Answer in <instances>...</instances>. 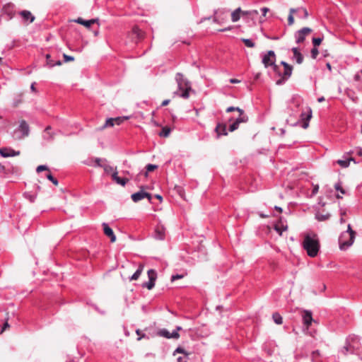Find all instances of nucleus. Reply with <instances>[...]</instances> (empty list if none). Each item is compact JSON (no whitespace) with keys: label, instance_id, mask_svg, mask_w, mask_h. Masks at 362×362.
Listing matches in <instances>:
<instances>
[{"label":"nucleus","instance_id":"obj_44","mask_svg":"<svg viewBox=\"0 0 362 362\" xmlns=\"http://www.w3.org/2000/svg\"><path fill=\"white\" fill-rule=\"evenodd\" d=\"M238 127H239V124H238V122H234L233 124H231L229 126L228 130L230 132H233V131L236 130L238 128Z\"/></svg>","mask_w":362,"mask_h":362},{"label":"nucleus","instance_id":"obj_56","mask_svg":"<svg viewBox=\"0 0 362 362\" xmlns=\"http://www.w3.org/2000/svg\"><path fill=\"white\" fill-rule=\"evenodd\" d=\"M177 362H187L186 358L185 357H178L177 358Z\"/></svg>","mask_w":362,"mask_h":362},{"label":"nucleus","instance_id":"obj_38","mask_svg":"<svg viewBox=\"0 0 362 362\" xmlns=\"http://www.w3.org/2000/svg\"><path fill=\"white\" fill-rule=\"evenodd\" d=\"M158 168V165H153V164H148L146 166V171L145 173V175L147 176L148 172H151L156 169Z\"/></svg>","mask_w":362,"mask_h":362},{"label":"nucleus","instance_id":"obj_34","mask_svg":"<svg viewBox=\"0 0 362 362\" xmlns=\"http://www.w3.org/2000/svg\"><path fill=\"white\" fill-rule=\"evenodd\" d=\"M115 119L114 118H108L107 119L104 125L101 127L102 129L107 128V127H112L115 125Z\"/></svg>","mask_w":362,"mask_h":362},{"label":"nucleus","instance_id":"obj_53","mask_svg":"<svg viewBox=\"0 0 362 362\" xmlns=\"http://www.w3.org/2000/svg\"><path fill=\"white\" fill-rule=\"evenodd\" d=\"M318 189H319V186L318 185H315L313 187V189L312 194L313 195L316 194L317 193V192H318Z\"/></svg>","mask_w":362,"mask_h":362},{"label":"nucleus","instance_id":"obj_20","mask_svg":"<svg viewBox=\"0 0 362 362\" xmlns=\"http://www.w3.org/2000/svg\"><path fill=\"white\" fill-rule=\"evenodd\" d=\"M52 127L50 126H47L42 134V138L44 140L47 141H52L54 138V132H51Z\"/></svg>","mask_w":362,"mask_h":362},{"label":"nucleus","instance_id":"obj_46","mask_svg":"<svg viewBox=\"0 0 362 362\" xmlns=\"http://www.w3.org/2000/svg\"><path fill=\"white\" fill-rule=\"evenodd\" d=\"M336 190L339 191L341 194H345L344 189L341 187V184L339 182L336 183L334 185Z\"/></svg>","mask_w":362,"mask_h":362},{"label":"nucleus","instance_id":"obj_62","mask_svg":"<svg viewBox=\"0 0 362 362\" xmlns=\"http://www.w3.org/2000/svg\"><path fill=\"white\" fill-rule=\"evenodd\" d=\"M230 30H231V27H228V28H226L221 29V30H220L219 31H220V32H224V31Z\"/></svg>","mask_w":362,"mask_h":362},{"label":"nucleus","instance_id":"obj_1","mask_svg":"<svg viewBox=\"0 0 362 362\" xmlns=\"http://www.w3.org/2000/svg\"><path fill=\"white\" fill-rule=\"evenodd\" d=\"M175 81L177 83V90L174 94L187 99L189 97L190 91L192 90L190 82L181 73L176 74Z\"/></svg>","mask_w":362,"mask_h":362},{"label":"nucleus","instance_id":"obj_26","mask_svg":"<svg viewBox=\"0 0 362 362\" xmlns=\"http://www.w3.org/2000/svg\"><path fill=\"white\" fill-rule=\"evenodd\" d=\"M215 130L218 134V136L221 135L225 136L228 134L226 131V125L224 124H218Z\"/></svg>","mask_w":362,"mask_h":362},{"label":"nucleus","instance_id":"obj_14","mask_svg":"<svg viewBox=\"0 0 362 362\" xmlns=\"http://www.w3.org/2000/svg\"><path fill=\"white\" fill-rule=\"evenodd\" d=\"M157 334L159 337H162L166 339H177L180 337V334L177 331H173L170 332L167 329H160L158 331Z\"/></svg>","mask_w":362,"mask_h":362},{"label":"nucleus","instance_id":"obj_45","mask_svg":"<svg viewBox=\"0 0 362 362\" xmlns=\"http://www.w3.org/2000/svg\"><path fill=\"white\" fill-rule=\"evenodd\" d=\"M112 180L114 181H115L117 183L119 182V181H120V179L121 177H119L117 175V171H115L113 172L112 175Z\"/></svg>","mask_w":362,"mask_h":362},{"label":"nucleus","instance_id":"obj_2","mask_svg":"<svg viewBox=\"0 0 362 362\" xmlns=\"http://www.w3.org/2000/svg\"><path fill=\"white\" fill-rule=\"evenodd\" d=\"M303 247L307 252L308 256L314 257L317 256L320 250V243L315 235H306L303 242Z\"/></svg>","mask_w":362,"mask_h":362},{"label":"nucleus","instance_id":"obj_58","mask_svg":"<svg viewBox=\"0 0 362 362\" xmlns=\"http://www.w3.org/2000/svg\"><path fill=\"white\" fill-rule=\"evenodd\" d=\"M230 82L231 83H238L240 82V81L238 79H235V78H231V79H230Z\"/></svg>","mask_w":362,"mask_h":362},{"label":"nucleus","instance_id":"obj_24","mask_svg":"<svg viewBox=\"0 0 362 362\" xmlns=\"http://www.w3.org/2000/svg\"><path fill=\"white\" fill-rule=\"evenodd\" d=\"M46 65L49 68H52L54 66H60L62 65V62L60 60H57L56 62H54L52 59H51V56L49 54H47L46 56Z\"/></svg>","mask_w":362,"mask_h":362},{"label":"nucleus","instance_id":"obj_25","mask_svg":"<svg viewBox=\"0 0 362 362\" xmlns=\"http://www.w3.org/2000/svg\"><path fill=\"white\" fill-rule=\"evenodd\" d=\"M351 161H354V163H356L354 158L351 157L337 160L336 163L342 168H347L349 165Z\"/></svg>","mask_w":362,"mask_h":362},{"label":"nucleus","instance_id":"obj_61","mask_svg":"<svg viewBox=\"0 0 362 362\" xmlns=\"http://www.w3.org/2000/svg\"><path fill=\"white\" fill-rule=\"evenodd\" d=\"M268 38L273 40H278L279 39V37L274 36V37H268Z\"/></svg>","mask_w":362,"mask_h":362},{"label":"nucleus","instance_id":"obj_36","mask_svg":"<svg viewBox=\"0 0 362 362\" xmlns=\"http://www.w3.org/2000/svg\"><path fill=\"white\" fill-rule=\"evenodd\" d=\"M293 59L294 60H296V63H298V64H300L303 63L304 58H303V54L299 52L297 54H296L295 55H293Z\"/></svg>","mask_w":362,"mask_h":362},{"label":"nucleus","instance_id":"obj_60","mask_svg":"<svg viewBox=\"0 0 362 362\" xmlns=\"http://www.w3.org/2000/svg\"><path fill=\"white\" fill-rule=\"evenodd\" d=\"M274 209H275V210H276V211H278L279 213H281V212L283 211L282 208H281V207H280V206H276L274 207Z\"/></svg>","mask_w":362,"mask_h":362},{"label":"nucleus","instance_id":"obj_6","mask_svg":"<svg viewBox=\"0 0 362 362\" xmlns=\"http://www.w3.org/2000/svg\"><path fill=\"white\" fill-rule=\"evenodd\" d=\"M1 14L7 21L12 20L18 14L16 5L13 3L6 4L1 9Z\"/></svg>","mask_w":362,"mask_h":362},{"label":"nucleus","instance_id":"obj_10","mask_svg":"<svg viewBox=\"0 0 362 362\" xmlns=\"http://www.w3.org/2000/svg\"><path fill=\"white\" fill-rule=\"evenodd\" d=\"M297 11H303V16H300V18L305 19L308 17V12L306 8H305L303 7H300V8H291L289 10V15L288 16V25H291L293 24V23H294L293 14L295 13H297Z\"/></svg>","mask_w":362,"mask_h":362},{"label":"nucleus","instance_id":"obj_41","mask_svg":"<svg viewBox=\"0 0 362 362\" xmlns=\"http://www.w3.org/2000/svg\"><path fill=\"white\" fill-rule=\"evenodd\" d=\"M322 41V38L321 37H313V44L314 45V47H317L319 46Z\"/></svg>","mask_w":362,"mask_h":362},{"label":"nucleus","instance_id":"obj_22","mask_svg":"<svg viewBox=\"0 0 362 362\" xmlns=\"http://www.w3.org/2000/svg\"><path fill=\"white\" fill-rule=\"evenodd\" d=\"M274 229L277 233L281 235L283 231H285L288 229V226L286 223H284L281 218L280 221L276 224H275Z\"/></svg>","mask_w":362,"mask_h":362},{"label":"nucleus","instance_id":"obj_48","mask_svg":"<svg viewBox=\"0 0 362 362\" xmlns=\"http://www.w3.org/2000/svg\"><path fill=\"white\" fill-rule=\"evenodd\" d=\"M63 57H64V62H72L74 60V57H72V56H69V55H67L66 54H63Z\"/></svg>","mask_w":362,"mask_h":362},{"label":"nucleus","instance_id":"obj_28","mask_svg":"<svg viewBox=\"0 0 362 362\" xmlns=\"http://www.w3.org/2000/svg\"><path fill=\"white\" fill-rule=\"evenodd\" d=\"M241 12H242V10L240 7L236 8L235 10H234L232 12V13H231L232 22L235 23L240 20Z\"/></svg>","mask_w":362,"mask_h":362},{"label":"nucleus","instance_id":"obj_59","mask_svg":"<svg viewBox=\"0 0 362 362\" xmlns=\"http://www.w3.org/2000/svg\"><path fill=\"white\" fill-rule=\"evenodd\" d=\"M292 52L293 53V55H295L296 54L299 52V50H298V49L297 47H293L292 48Z\"/></svg>","mask_w":362,"mask_h":362},{"label":"nucleus","instance_id":"obj_23","mask_svg":"<svg viewBox=\"0 0 362 362\" xmlns=\"http://www.w3.org/2000/svg\"><path fill=\"white\" fill-rule=\"evenodd\" d=\"M303 320L304 325L309 327L313 321L312 313L310 311L305 310L303 316Z\"/></svg>","mask_w":362,"mask_h":362},{"label":"nucleus","instance_id":"obj_21","mask_svg":"<svg viewBox=\"0 0 362 362\" xmlns=\"http://www.w3.org/2000/svg\"><path fill=\"white\" fill-rule=\"evenodd\" d=\"M165 236V228L162 226H158L155 229L154 238L157 240H164Z\"/></svg>","mask_w":362,"mask_h":362},{"label":"nucleus","instance_id":"obj_42","mask_svg":"<svg viewBox=\"0 0 362 362\" xmlns=\"http://www.w3.org/2000/svg\"><path fill=\"white\" fill-rule=\"evenodd\" d=\"M238 111L239 113H242L243 112V110L240 109V107H228L227 109H226V112H232V111Z\"/></svg>","mask_w":362,"mask_h":362},{"label":"nucleus","instance_id":"obj_30","mask_svg":"<svg viewBox=\"0 0 362 362\" xmlns=\"http://www.w3.org/2000/svg\"><path fill=\"white\" fill-rule=\"evenodd\" d=\"M143 268H144V267H143V266H141H141H139V267H138V269H136V272L133 274V275L130 277V279H130L131 281L137 280V279L139 278V276H140L141 274V273H142V272H143Z\"/></svg>","mask_w":362,"mask_h":362},{"label":"nucleus","instance_id":"obj_13","mask_svg":"<svg viewBox=\"0 0 362 362\" xmlns=\"http://www.w3.org/2000/svg\"><path fill=\"white\" fill-rule=\"evenodd\" d=\"M85 165L93 167L100 168L103 163H107L105 158H88L83 162Z\"/></svg>","mask_w":362,"mask_h":362},{"label":"nucleus","instance_id":"obj_31","mask_svg":"<svg viewBox=\"0 0 362 362\" xmlns=\"http://www.w3.org/2000/svg\"><path fill=\"white\" fill-rule=\"evenodd\" d=\"M248 119L247 116L245 114L244 111L243 110L242 113H239V117L235 119V122H238V124H240L241 122H246Z\"/></svg>","mask_w":362,"mask_h":362},{"label":"nucleus","instance_id":"obj_12","mask_svg":"<svg viewBox=\"0 0 362 362\" xmlns=\"http://www.w3.org/2000/svg\"><path fill=\"white\" fill-rule=\"evenodd\" d=\"M148 276L149 281L148 282H145L143 284V287L147 288L148 290L152 289L155 286V281L157 277V273L153 269H149L148 271Z\"/></svg>","mask_w":362,"mask_h":362},{"label":"nucleus","instance_id":"obj_43","mask_svg":"<svg viewBox=\"0 0 362 362\" xmlns=\"http://www.w3.org/2000/svg\"><path fill=\"white\" fill-rule=\"evenodd\" d=\"M310 54H311V57L313 59H316L318 54H319V51L317 49V47H313L312 49H311V52H310Z\"/></svg>","mask_w":362,"mask_h":362},{"label":"nucleus","instance_id":"obj_57","mask_svg":"<svg viewBox=\"0 0 362 362\" xmlns=\"http://www.w3.org/2000/svg\"><path fill=\"white\" fill-rule=\"evenodd\" d=\"M169 103H170V100H168V99L165 100L163 101L161 105L162 106H166V105H168L169 104Z\"/></svg>","mask_w":362,"mask_h":362},{"label":"nucleus","instance_id":"obj_39","mask_svg":"<svg viewBox=\"0 0 362 362\" xmlns=\"http://www.w3.org/2000/svg\"><path fill=\"white\" fill-rule=\"evenodd\" d=\"M243 42H244L245 45L248 47H255V43L250 39H243Z\"/></svg>","mask_w":362,"mask_h":362},{"label":"nucleus","instance_id":"obj_27","mask_svg":"<svg viewBox=\"0 0 362 362\" xmlns=\"http://www.w3.org/2000/svg\"><path fill=\"white\" fill-rule=\"evenodd\" d=\"M96 21H98V19H91V20L86 21L81 18H78L75 21V22H76L79 24L83 25L87 28H89L92 24L95 23Z\"/></svg>","mask_w":362,"mask_h":362},{"label":"nucleus","instance_id":"obj_32","mask_svg":"<svg viewBox=\"0 0 362 362\" xmlns=\"http://www.w3.org/2000/svg\"><path fill=\"white\" fill-rule=\"evenodd\" d=\"M272 318L276 325H281L283 323L282 317L277 313L272 315Z\"/></svg>","mask_w":362,"mask_h":362},{"label":"nucleus","instance_id":"obj_50","mask_svg":"<svg viewBox=\"0 0 362 362\" xmlns=\"http://www.w3.org/2000/svg\"><path fill=\"white\" fill-rule=\"evenodd\" d=\"M176 353H182V354H187L185 351L184 350V349L181 348V347H177L175 352H174V354H175Z\"/></svg>","mask_w":362,"mask_h":362},{"label":"nucleus","instance_id":"obj_15","mask_svg":"<svg viewBox=\"0 0 362 362\" xmlns=\"http://www.w3.org/2000/svg\"><path fill=\"white\" fill-rule=\"evenodd\" d=\"M132 199L134 202H138L144 198H147L149 201L151 199V194L150 193L140 190L136 193H134L131 196Z\"/></svg>","mask_w":362,"mask_h":362},{"label":"nucleus","instance_id":"obj_35","mask_svg":"<svg viewBox=\"0 0 362 362\" xmlns=\"http://www.w3.org/2000/svg\"><path fill=\"white\" fill-rule=\"evenodd\" d=\"M114 119H115V120H114L115 124H116L117 125H119L124 121L129 119V116L117 117H115Z\"/></svg>","mask_w":362,"mask_h":362},{"label":"nucleus","instance_id":"obj_52","mask_svg":"<svg viewBox=\"0 0 362 362\" xmlns=\"http://www.w3.org/2000/svg\"><path fill=\"white\" fill-rule=\"evenodd\" d=\"M269 11V9L267 7H263L261 8V12L264 16H266L267 13Z\"/></svg>","mask_w":362,"mask_h":362},{"label":"nucleus","instance_id":"obj_29","mask_svg":"<svg viewBox=\"0 0 362 362\" xmlns=\"http://www.w3.org/2000/svg\"><path fill=\"white\" fill-rule=\"evenodd\" d=\"M330 217V214L327 213L325 214H321L320 212L316 213L315 218L319 221H325Z\"/></svg>","mask_w":362,"mask_h":362},{"label":"nucleus","instance_id":"obj_54","mask_svg":"<svg viewBox=\"0 0 362 362\" xmlns=\"http://www.w3.org/2000/svg\"><path fill=\"white\" fill-rule=\"evenodd\" d=\"M182 278V276L181 275H179V274H176V275H173L172 277H171V280L173 281L176 279H181Z\"/></svg>","mask_w":362,"mask_h":362},{"label":"nucleus","instance_id":"obj_51","mask_svg":"<svg viewBox=\"0 0 362 362\" xmlns=\"http://www.w3.org/2000/svg\"><path fill=\"white\" fill-rule=\"evenodd\" d=\"M355 153L356 155H358L362 158V148H356Z\"/></svg>","mask_w":362,"mask_h":362},{"label":"nucleus","instance_id":"obj_9","mask_svg":"<svg viewBox=\"0 0 362 362\" xmlns=\"http://www.w3.org/2000/svg\"><path fill=\"white\" fill-rule=\"evenodd\" d=\"M312 32L313 30L308 27H304L297 30L294 34L296 42L297 44L303 42L306 37L309 35Z\"/></svg>","mask_w":362,"mask_h":362},{"label":"nucleus","instance_id":"obj_49","mask_svg":"<svg viewBox=\"0 0 362 362\" xmlns=\"http://www.w3.org/2000/svg\"><path fill=\"white\" fill-rule=\"evenodd\" d=\"M128 182V179L127 178H121L120 181L117 184L121 185L122 186H124Z\"/></svg>","mask_w":362,"mask_h":362},{"label":"nucleus","instance_id":"obj_4","mask_svg":"<svg viewBox=\"0 0 362 362\" xmlns=\"http://www.w3.org/2000/svg\"><path fill=\"white\" fill-rule=\"evenodd\" d=\"M262 62L264 67L267 68L272 66L273 71L278 75L281 76V71L279 67L275 64L276 62V54L274 51L269 50L262 56Z\"/></svg>","mask_w":362,"mask_h":362},{"label":"nucleus","instance_id":"obj_37","mask_svg":"<svg viewBox=\"0 0 362 362\" xmlns=\"http://www.w3.org/2000/svg\"><path fill=\"white\" fill-rule=\"evenodd\" d=\"M100 168H103L106 173H110L114 170L113 168L110 165L107 164V163H103L102 166H100Z\"/></svg>","mask_w":362,"mask_h":362},{"label":"nucleus","instance_id":"obj_40","mask_svg":"<svg viewBox=\"0 0 362 362\" xmlns=\"http://www.w3.org/2000/svg\"><path fill=\"white\" fill-rule=\"evenodd\" d=\"M46 177L49 181H51L54 185H58V180L55 177H54L51 173L47 174Z\"/></svg>","mask_w":362,"mask_h":362},{"label":"nucleus","instance_id":"obj_8","mask_svg":"<svg viewBox=\"0 0 362 362\" xmlns=\"http://www.w3.org/2000/svg\"><path fill=\"white\" fill-rule=\"evenodd\" d=\"M18 15L21 17V22L24 25H30L35 19V16L28 10L18 11Z\"/></svg>","mask_w":362,"mask_h":362},{"label":"nucleus","instance_id":"obj_63","mask_svg":"<svg viewBox=\"0 0 362 362\" xmlns=\"http://www.w3.org/2000/svg\"><path fill=\"white\" fill-rule=\"evenodd\" d=\"M281 64L284 66V68L286 67V66L289 65L287 62H286L284 61L281 62Z\"/></svg>","mask_w":362,"mask_h":362},{"label":"nucleus","instance_id":"obj_19","mask_svg":"<svg viewBox=\"0 0 362 362\" xmlns=\"http://www.w3.org/2000/svg\"><path fill=\"white\" fill-rule=\"evenodd\" d=\"M18 130L21 132L22 137L28 136L30 133L28 124L25 120L21 121Z\"/></svg>","mask_w":362,"mask_h":362},{"label":"nucleus","instance_id":"obj_11","mask_svg":"<svg viewBox=\"0 0 362 362\" xmlns=\"http://www.w3.org/2000/svg\"><path fill=\"white\" fill-rule=\"evenodd\" d=\"M284 71L283 73L281 72L280 78L278 79L276 82L277 85H281L284 83L291 76L293 67L291 65L286 66V67L284 68Z\"/></svg>","mask_w":362,"mask_h":362},{"label":"nucleus","instance_id":"obj_5","mask_svg":"<svg viewBox=\"0 0 362 362\" xmlns=\"http://www.w3.org/2000/svg\"><path fill=\"white\" fill-rule=\"evenodd\" d=\"M359 342V338L355 335H349L345 342V345L341 348V352L344 355H346L349 353L353 354L354 350L358 348V344Z\"/></svg>","mask_w":362,"mask_h":362},{"label":"nucleus","instance_id":"obj_7","mask_svg":"<svg viewBox=\"0 0 362 362\" xmlns=\"http://www.w3.org/2000/svg\"><path fill=\"white\" fill-rule=\"evenodd\" d=\"M312 118V110L310 107H307L305 110L303 111L300 115V126L303 129H307L309 126V121ZM300 124V122H297L294 124V126Z\"/></svg>","mask_w":362,"mask_h":362},{"label":"nucleus","instance_id":"obj_17","mask_svg":"<svg viewBox=\"0 0 362 362\" xmlns=\"http://www.w3.org/2000/svg\"><path fill=\"white\" fill-rule=\"evenodd\" d=\"M143 37V32L137 26H134L131 32V38L132 40H134L135 42H137L141 39H142Z\"/></svg>","mask_w":362,"mask_h":362},{"label":"nucleus","instance_id":"obj_55","mask_svg":"<svg viewBox=\"0 0 362 362\" xmlns=\"http://www.w3.org/2000/svg\"><path fill=\"white\" fill-rule=\"evenodd\" d=\"M9 327L8 323L7 322H6L4 324V326H3V327H2V329H1V332H0V333H2V332L6 329V327Z\"/></svg>","mask_w":362,"mask_h":362},{"label":"nucleus","instance_id":"obj_47","mask_svg":"<svg viewBox=\"0 0 362 362\" xmlns=\"http://www.w3.org/2000/svg\"><path fill=\"white\" fill-rule=\"evenodd\" d=\"M43 170H49V169H48L47 165H41L37 166V168L36 169V171L37 173H40V172H42Z\"/></svg>","mask_w":362,"mask_h":362},{"label":"nucleus","instance_id":"obj_18","mask_svg":"<svg viewBox=\"0 0 362 362\" xmlns=\"http://www.w3.org/2000/svg\"><path fill=\"white\" fill-rule=\"evenodd\" d=\"M103 228L104 233L110 238L111 243H115L116 241V236L112 230V229L108 226L107 223H103Z\"/></svg>","mask_w":362,"mask_h":362},{"label":"nucleus","instance_id":"obj_3","mask_svg":"<svg viewBox=\"0 0 362 362\" xmlns=\"http://www.w3.org/2000/svg\"><path fill=\"white\" fill-rule=\"evenodd\" d=\"M356 232L352 230L350 224L347 226V230L342 232L339 237V245L341 250H346L350 247L355 240Z\"/></svg>","mask_w":362,"mask_h":362},{"label":"nucleus","instance_id":"obj_33","mask_svg":"<svg viewBox=\"0 0 362 362\" xmlns=\"http://www.w3.org/2000/svg\"><path fill=\"white\" fill-rule=\"evenodd\" d=\"M170 129L168 127L162 128L161 132L159 133V136L161 137H168L170 135Z\"/></svg>","mask_w":362,"mask_h":362},{"label":"nucleus","instance_id":"obj_16","mask_svg":"<svg viewBox=\"0 0 362 362\" xmlns=\"http://www.w3.org/2000/svg\"><path fill=\"white\" fill-rule=\"evenodd\" d=\"M0 155L4 158L12 157L20 155V151L11 148H0Z\"/></svg>","mask_w":362,"mask_h":362},{"label":"nucleus","instance_id":"obj_64","mask_svg":"<svg viewBox=\"0 0 362 362\" xmlns=\"http://www.w3.org/2000/svg\"><path fill=\"white\" fill-rule=\"evenodd\" d=\"M324 100H325V98H324L323 96H322V97H320V98H319L317 99V101H318L319 103H322V102H323Z\"/></svg>","mask_w":362,"mask_h":362}]
</instances>
